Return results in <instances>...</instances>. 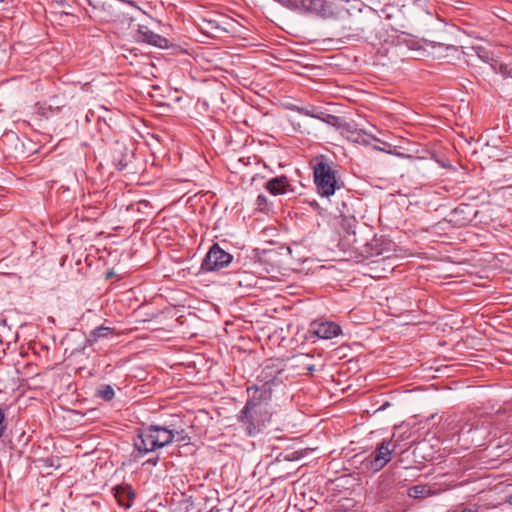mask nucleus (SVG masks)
<instances>
[{"label":"nucleus","mask_w":512,"mask_h":512,"mask_svg":"<svg viewBox=\"0 0 512 512\" xmlns=\"http://www.w3.org/2000/svg\"><path fill=\"white\" fill-rule=\"evenodd\" d=\"M134 452L132 454L134 460H138L145 454L157 450L153 434L150 427L141 430L133 439Z\"/></svg>","instance_id":"obj_8"},{"label":"nucleus","mask_w":512,"mask_h":512,"mask_svg":"<svg viewBox=\"0 0 512 512\" xmlns=\"http://www.w3.org/2000/svg\"><path fill=\"white\" fill-rule=\"evenodd\" d=\"M500 72L504 75V76H507V77H511L512 78V68L509 67L508 65H501L500 66Z\"/></svg>","instance_id":"obj_27"},{"label":"nucleus","mask_w":512,"mask_h":512,"mask_svg":"<svg viewBox=\"0 0 512 512\" xmlns=\"http://www.w3.org/2000/svg\"><path fill=\"white\" fill-rule=\"evenodd\" d=\"M311 164L313 165L314 183L320 196L330 197L343 186L338 170L333 167V162L329 161L326 156H315Z\"/></svg>","instance_id":"obj_2"},{"label":"nucleus","mask_w":512,"mask_h":512,"mask_svg":"<svg viewBox=\"0 0 512 512\" xmlns=\"http://www.w3.org/2000/svg\"><path fill=\"white\" fill-rule=\"evenodd\" d=\"M88 4L92 7V13H94V17H98V12H101L102 6L99 3L93 2V0H87ZM93 17V15H90Z\"/></svg>","instance_id":"obj_26"},{"label":"nucleus","mask_w":512,"mask_h":512,"mask_svg":"<svg viewBox=\"0 0 512 512\" xmlns=\"http://www.w3.org/2000/svg\"><path fill=\"white\" fill-rule=\"evenodd\" d=\"M290 182L287 176L281 175L270 179L265 184V189L272 195H282L286 193L290 188Z\"/></svg>","instance_id":"obj_13"},{"label":"nucleus","mask_w":512,"mask_h":512,"mask_svg":"<svg viewBox=\"0 0 512 512\" xmlns=\"http://www.w3.org/2000/svg\"><path fill=\"white\" fill-rule=\"evenodd\" d=\"M473 50L476 52L477 56L484 62L488 63L490 60H493L490 56V53L483 47L477 46L473 47Z\"/></svg>","instance_id":"obj_24"},{"label":"nucleus","mask_w":512,"mask_h":512,"mask_svg":"<svg viewBox=\"0 0 512 512\" xmlns=\"http://www.w3.org/2000/svg\"><path fill=\"white\" fill-rule=\"evenodd\" d=\"M247 391L251 395L237 415V420L246 435L253 437L260 434L271 420V392L265 388L258 389L257 385L249 387Z\"/></svg>","instance_id":"obj_1"},{"label":"nucleus","mask_w":512,"mask_h":512,"mask_svg":"<svg viewBox=\"0 0 512 512\" xmlns=\"http://www.w3.org/2000/svg\"><path fill=\"white\" fill-rule=\"evenodd\" d=\"M352 130H354V128L352 127ZM356 133L355 134H352V133H348V139L354 141V142H359L360 141V138H361V133L358 132L356 129H355Z\"/></svg>","instance_id":"obj_28"},{"label":"nucleus","mask_w":512,"mask_h":512,"mask_svg":"<svg viewBox=\"0 0 512 512\" xmlns=\"http://www.w3.org/2000/svg\"><path fill=\"white\" fill-rule=\"evenodd\" d=\"M114 496L119 503L120 506L124 508H129L132 505V502L135 498V493L131 486L123 485L117 486L115 489Z\"/></svg>","instance_id":"obj_14"},{"label":"nucleus","mask_w":512,"mask_h":512,"mask_svg":"<svg viewBox=\"0 0 512 512\" xmlns=\"http://www.w3.org/2000/svg\"><path fill=\"white\" fill-rule=\"evenodd\" d=\"M430 489L426 485H415L408 490V495L412 498H422L429 494Z\"/></svg>","instance_id":"obj_20"},{"label":"nucleus","mask_w":512,"mask_h":512,"mask_svg":"<svg viewBox=\"0 0 512 512\" xmlns=\"http://www.w3.org/2000/svg\"><path fill=\"white\" fill-rule=\"evenodd\" d=\"M296 110L302 115L310 116L319 120H321L323 115V112L319 111L317 108L308 109L306 107H297Z\"/></svg>","instance_id":"obj_21"},{"label":"nucleus","mask_w":512,"mask_h":512,"mask_svg":"<svg viewBox=\"0 0 512 512\" xmlns=\"http://www.w3.org/2000/svg\"><path fill=\"white\" fill-rule=\"evenodd\" d=\"M341 327L334 322H317L314 321L310 325L308 333L321 339H332L341 334Z\"/></svg>","instance_id":"obj_9"},{"label":"nucleus","mask_w":512,"mask_h":512,"mask_svg":"<svg viewBox=\"0 0 512 512\" xmlns=\"http://www.w3.org/2000/svg\"><path fill=\"white\" fill-rule=\"evenodd\" d=\"M48 110H49V111H51V108H48V109H46V108H42V109H40V111H41L40 113H41L43 116H47V111H48Z\"/></svg>","instance_id":"obj_32"},{"label":"nucleus","mask_w":512,"mask_h":512,"mask_svg":"<svg viewBox=\"0 0 512 512\" xmlns=\"http://www.w3.org/2000/svg\"><path fill=\"white\" fill-rule=\"evenodd\" d=\"M508 502H509L510 504H512V493H511V494L509 495V497H508Z\"/></svg>","instance_id":"obj_34"},{"label":"nucleus","mask_w":512,"mask_h":512,"mask_svg":"<svg viewBox=\"0 0 512 512\" xmlns=\"http://www.w3.org/2000/svg\"><path fill=\"white\" fill-rule=\"evenodd\" d=\"M174 439L178 442L185 440L184 432L182 434H177Z\"/></svg>","instance_id":"obj_31"},{"label":"nucleus","mask_w":512,"mask_h":512,"mask_svg":"<svg viewBox=\"0 0 512 512\" xmlns=\"http://www.w3.org/2000/svg\"><path fill=\"white\" fill-rule=\"evenodd\" d=\"M233 256L223 250L217 243L213 244L201 264L204 272L219 271L231 263Z\"/></svg>","instance_id":"obj_7"},{"label":"nucleus","mask_w":512,"mask_h":512,"mask_svg":"<svg viewBox=\"0 0 512 512\" xmlns=\"http://www.w3.org/2000/svg\"><path fill=\"white\" fill-rule=\"evenodd\" d=\"M257 378L263 382L262 386H258V389L265 388L272 393V386L284 384L288 381L284 360L278 358L266 360Z\"/></svg>","instance_id":"obj_4"},{"label":"nucleus","mask_w":512,"mask_h":512,"mask_svg":"<svg viewBox=\"0 0 512 512\" xmlns=\"http://www.w3.org/2000/svg\"><path fill=\"white\" fill-rule=\"evenodd\" d=\"M158 461H159V457H158V456H156V457H153V458H149V459L146 461V463H148V464H151V465H154V466H155V465L158 463Z\"/></svg>","instance_id":"obj_30"},{"label":"nucleus","mask_w":512,"mask_h":512,"mask_svg":"<svg viewBox=\"0 0 512 512\" xmlns=\"http://www.w3.org/2000/svg\"><path fill=\"white\" fill-rule=\"evenodd\" d=\"M149 427L153 434L154 442H155L157 449L169 445L170 443L173 442V440L177 434L183 433V430L175 431V430L169 429L167 427L158 426V425H151Z\"/></svg>","instance_id":"obj_11"},{"label":"nucleus","mask_w":512,"mask_h":512,"mask_svg":"<svg viewBox=\"0 0 512 512\" xmlns=\"http://www.w3.org/2000/svg\"><path fill=\"white\" fill-rule=\"evenodd\" d=\"M134 144L127 140H116L109 151V159L118 171H131L134 160Z\"/></svg>","instance_id":"obj_5"},{"label":"nucleus","mask_w":512,"mask_h":512,"mask_svg":"<svg viewBox=\"0 0 512 512\" xmlns=\"http://www.w3.org/2000/svg\"><path fill=\"white\" fill-rule=\"evenodd\" d=\"M6 430L5 424V408L0 406V438L4 435Z\"/></svg>","instance_id":"obj_25"},{"label":"nucleus","mask_w":512,"mask_h":512,"mask_svg":"<svg viewBox=\"0 0 512 512\" xmlns=\"http://www.w3.org/2000/svg\"><path fill=\"white\" fill-rule=\"evenodd\" d=\"M395 445L391 440H383L376 449L362 461V468L366 471L378 472L391 460Z\"/></svg>","instance_id":"obj_6"},{"label":"nucleus","mask_w":512,"mask_h":512,"mask_svg":"<svg viewBox=\"0 0 512 512\" xmlns=\"http://www.w3.org/2000/svg\"><path fill=\"white\" fill-rule=\"evenodd\" d=\"M294 10L313 12L325 19H344L349 16L341 0H295Z\"/></svg>","instance_id":"obj_3"},{"label":"nucleus","mask_w":512,"mask_h":512,"mask_svg":"<svg viewBox=\"0 0 512 512\" xmlns=\"http://www.w3.org/2000/svg\"><path fill=\"white\" fill-rule=\"evenodd\" d=\"M257 210L260 212H268L271 208V204L269 203L267 197L264 194H260L256 200Z\"/></svg>","instance_id":"obj_23"},{"label":"nucleus","mask_w":512,"mask_h":512,"mask_svg":"<svg viewBox=\"0 0 512 512\" xmlns=\"http://www.w3.org/2000/svg\"><path fill=\"white\" fill-rule=\"evenodd\" d=\"M321 121L337 128V129H341L347 133H352V134L356 133L355 130H352V125L350 123L343 121L342 118H340L338 116L327 114V113L323 112Z\"/></svg>","instance_id":"obj_17"},{"label":"nucleus","mask_w":512,"mask_h":512,"mask_svg":"<svg viewBox=\"0 0 512 512\" xmlns=\"http://www.w3.org/2000/svg\"><path fill=\"white\" fill-rule=\"evenodd\" d=\"M309 358L308 355H296L292 357V361L294 362V367L301 368L300 373L302 374H312L314 371V365L311 363H305L304 361Z\"/></svg>","instance_id":"obj_18"},{"label":"nucleus","mask_w":512,"mask_h":512,"mask_svg":"<svg viewBox=\"0 0 512 512\" xmlns=\"http://www.w3.org/2000/svg\"><path fill=\"white\" fill-rule=\"evenodd\" d=\"M389 485L390 484L388 482H381V484H380V491H381L383 496L387 495V491H388Z\"/></svg>","instance_id":"obj_29"},{"label":"nucleus","mask_w":512,"mask_h":512,"mask_svg":"<svg viewBox=\"0 0 512 512\" xmlns=\"http://www.w3.org/2000/svg\"><path fill=\"white\" fill-rule=\"evenodd\" d=\"M98 395L106 400V401H110L114 398L115 396V392L113 390V388L110 386V385H102L100 387V389L98 390Z\"/></svg>","instance_id":"obj_22"},{"label":"nucleus","mask_w":512,"mask_h":512,"mask_svg":"<svg viewBox=\"0 0 512 512\" xmlns=\"http://www.w3.org/2000/svg\"><path fill=\"white\" fill-rule=\"evenodd\" d=\"M339 218H340L339 224H340L341 228L345 231V233L348 236L354 237V239L351 240V242L353 244H355L357 242V240L355 239V234H356L355 228L358 224L357 219L355 218V216L353 214L349 213V211H347V213L341 212Z\"/></svg>","instance_id":"obj_15"},{"label":"nucleus","mask_w":512,"mask_h":512,"mask_svg":"<svg viewBox=\"0 0 512 512\" xmlns=\"http://www.w3.org/2000/svg\"><path fill=\"white\" fill-rule=\"evenodd\" d=\"M128 210L139 212L144 216H151L154 213L153 206L147 200H140L129 205Z\"/></svg>","instance_id":"obj_19"},{"label":"nucleus","mask_w":512,"mask_h":512,"mask_svg":"<svg viewBox=\"0 0 512 512\" xmlns=\"http://www.w3.org/2000/svg\"><path fill=\"white\" fill-rule=\"evenodd\" d=\"M116 334L117 333H116L115 328L102 325V326L96 327L89 333V335L86 339V342L89 346H92L94 343L98 342L100 339L110 338V337L115 336Z\"/></svg>","instance_id":"obj_16"},{"label":"nucleus","mask_w":512,"mask_h":512,"mask_svg":"<svg viewBox=\"0 0 512 512\" xmlns=\"http://www.w3.org/2000/svg\"><path fill=\"white\" fill-rule=\"evenodd\" d=\"M478 211L471 204L461 203L450 213V221L459 226H465L470 223L477 215Z\"/></svg>","instance_id":"obj_10"},{"label":"nucleus","mask_w":512,"mask_h":512,"mask_svg":"<svg viewBox=\"0 0 512 512\" xmlns=\"http://www.w3.org/2000/svg\"><path fill=\"white\" fill-rule=\"evenodd\" d=\"M461 512H477V511L473 510V509H470V508H465Z\"/></svg>","instance_id":"obj_33"},{"label":"nucleus","mask_w":512,"mask_h":512,"mask_svg":"<svg viewBox=\"0 0 512 512\" xmlns=\"http://www.w3.org/2000/svg\"><path fill=\"white\" fill-rule=\"evenodd\" d=\"M140 39L150 45L159 48H168L169 41L165 37H162L153 31L149 30L147 26L140 25L138 29Z\"/></svg>","instance_id":"obj_12"}]
</instances>
